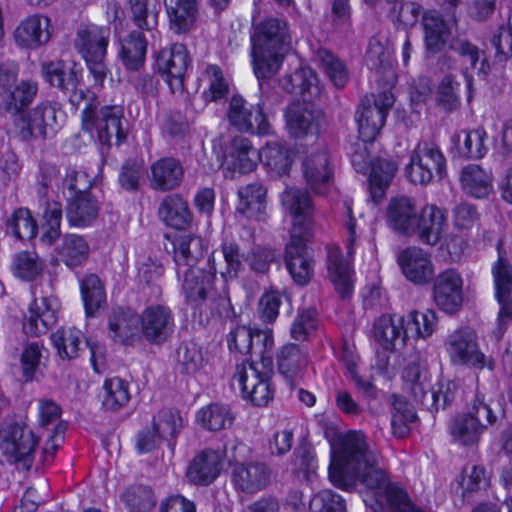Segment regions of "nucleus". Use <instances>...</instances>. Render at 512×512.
<instances>
[{
    "instance_id": "1",
    "label": "nucleus",
    "mask_w": 512,
    "mask_h": 512,
    "mask_svg": "<svg viewBox=\"0 0 512 512\" xmlns=\"http://www.w3.org/2000/svg\"><path fill=\"white\" fill-rule=\"evenodd\" d=\"M329 475L335 486L346 490L353 489L359 481L375 491L376 498L390 483L378 466V455L361 431H349L339 440L332 451Z\"/></svg>"
},
{
    "instance_id": "2",
    "label": "nucleus",
    "mask_w": 512,
    "mask_h": 512,
    "mask_svg": "<svg viewBox=\"0 0 512 512\" xmlns=\"http://www.w3.org/2000/svg\"><path fill=\"white\" fill-rule=\"evenodd\" d=\"M253 69L258 79L274 76L283 60V46L288 41L287 24L279 18L260 22L251 38Z\"/></svg>"
},
{
    "instance_id": "3",
    "label": "nucleus",
    "mask_w": 512,
    "mask_h": 512,
    "mask_svg": "<svg viewBox=\"0 0 512 512\" xmlns=\"http://www.w3.org/2000/svg\"><path fill=\"white\" fill-rule=\"evenodd\" d=\"M208 270L199 268L183 269L182 290L186 302L195 307L209 303L219 314L230 306L228 284L221 278L217 279L218 264L214 251L208 259Z\"/></svg>"
},
{
    "instance_id": "4",
    "label": "nucleus",
    "mask_w": 512,
    "mask_h": 512,
    "mask_svg": "<svg viewBox=\"0 0 512 512\" xmlns=\"http://www.w3.org/2000/svg\"><path fill=\"white\" fill-rule=\"evenodd\" d=\"M39 439L25 423H12L0 430V462L30 469Z\"/></svg>"
},
{
    "instance_id": "5",
    "label": "nucleus",
    "mask_w": 512,
    "mask_h": 512,
    "mask_svg": "<svg viewBox=\"0 0 512 512\" xmlns=\"http://www.w3.org/2000/svg\"><path fill=\"white\" fill-rule=\"evenodd\" d=\"M405 173L413 184L425 186L435 178L441 180L445 177L446 158L435 142L420 141L410 154Z\"/></svg>"
},
{
    "instance_id": "6",
    "label": "nucleus",
    "mask_w": 512,
    "mask_h": 512,
    "mask_svg": "<svg viewBox=\"0 0 512 512\" xmlns=\"http://www.w3.org/2000/svg\"><path fill=\"white\" fill-rule=\"evenodd\" d=\"M272 370L263 362L244 361L236 366L232 377V386L238 387L245 399L256 406H265L273 398L271 388Z\"/></svg>"
},
{
    "instance_id": "7",
    "label": "nucleus",
    "mask_w": 512,
    "mask_h": 512,
    "mask_svg": "<svg viewBox=\"0 0 512 512\" xmlns=\"http://www.w3.org/2000/svg\"><path fill=\"white\" fill-rule=\"evenodd\" d=\"M111 30L107 26L89 25L78 29L75 46L85 59L95 81L102 85L107 76L104 63Z\"/></svg>"
},
{
    "instance_id": "8",
    "label": "nucleus",
    "mask_w": 512,
    "mask_h": 512,
    "mask_svg": "<svg viewBox=\"0 0 512 512\" xmlns=\"http://www.w3.org/2000/svg\"><path fill=\"white\" fill-rule=\"evenodd\" d=\"M395 101L390 91L366 95L356 112L359 138L373 142L385 124L386 116Z\"/></svg>"
},
{
    "instance_id": "9",
    "label": "nucleus",
    "mask_w": 512,
    "mask_h": 512,
    "mask_svg": "<svg viewBox=\"0 0 512 512\" xmlns=\"http://www.w3.org/2000/svg\"><path fill=\"white\" fill-rule=\"evenodd\" d=\"M56 126V109L48 102L40 103L14 119L15 133L23 141L46 139L55 134Z\"/></svg>"
},
{
    "instance_id": "10",
    "label": "nucleus",
    "mask_w": 512,
    "mask_h": 512,
    "mask_svg": "<svg viewBox=\"0 0 512 512\" xmlns=\"http://www.w3.org/2000/svg\"><path fill=\"white\" fill-rule=\"evenodd\" d=\"M227 116L231 125L239 131L258 135H269L273 132L262 103H258L253 111V107H248L241 96L233 95L229 102Z\"/></svg>"
},
{
    "instance_id": "11",
    "label": "nucleus",
    "mask_w": 512,
    "mask_h": 512,
    "mask_svg": "<svg viewBox=\"0 0 512 512\" xmlns=\"http://www.w3.org/2000/svg\"><path fill=\"white\" fill-rule=\"evenodd\" d=\"M447 351L455 364L471 365L478 369L487 366L490 370L494 367L493 361L487 360L485 355L479 351L476 335L470 329H460L449 335Z\"/></svg>"
},
{
    "instance_id": "12",
    "label": "nucleus",
    "mask_w": 512,
    "mask_h": 512,
    "mask_svg": "<svg viewBox=\"0 0 512 512\" xmlns=\"http://www.w3.org/2000/svg\"><path fill=\"white\" fill-rule=\"evenodd\" d=\"M175 327L174 315L168 306L153 304L146 307L140 315L141 339L160 345L172 335Z\"/></svg>"
},
{
    "instance_id": "13",
    "label": "nucleus",
    "mask_w": 512,
    "mask_h": 512,
    "mask_svg": "<svg viewBox=\"0 0 512 512\" xmlns=\"http://www.w3.org/2000/svg\"><path fill=\"white\" fill-rule=\"evenodd\" d=\"M190 58L186 47L174 43L160 50L156 63L159 72L166 75V81L173 93L184 90V77L186 75Z\"/></svg>"
},
{
    "instance_id": "14",
    "label": "nucleus",
    "mask_w": 512,
    "mask_h": 512,
    "mask_svg": "<svg viewBox=\"0 0 512 512\" xmlns=\"http://www.w3.org/2000/svg\"><path fill=\"white\" fill-rule=\"evenodd\" d=\"M259 161V151L251 141L241 135L233 137L224 151L222 168L226 177L233 178L235 173L246 174L255 170Z\"/></svg>"
},
{
    "instance_id": "15",
    "label": "nucleus",
    "mask_w": 512,
    "mask_h": 512,
    "mask_svg": "<svg viewBox=\"0 0 512 512\" xmlns=\"http://www.w3.org/2000/svg\"><path fill=\"white\" fill-rule=\"evenodd\" d=\"M285 118L287 131L294 138L318 134L326 124L324 112L305 103L291 104L286 109Z\"/></svg>"
},
{
    "instance_id": "16",
    "label": "nucleus",
    "mask_w": 512,
    "mask_h": 512,
    "mask_svg": "<svg viewBox=\"0 0 512 512\" xmlns=\"http://www.w3.org/2000/svg\"><path fill=\"white\" fill-rule=\"evenodd\" d=\"M91 129H83L92 136L96 132L98 141L107 146L120 145L127 137L123 127V111L119 106H102L97 109Z\"/></svg>"
},
{
    "instance_id": "17",
    "label": "nucleus",
    "mask_w": 512,
    "mask_h": 512,
    "mask_svg": "<svg viewBox=\"0 0 512 512\" xmlns=\"http://www.w3.org/2000/svg\"><path fill=\"white\" fill-rule=\"evenodd\" d=\"M498 260L493 265L496 297L500 305L498 314L499 326L505 325L512 319V266L502 249V241L497 244Z\"/></svg>"
},
{
    "instance_id": "18",
    "label": "nucleus",
    "mask_w": 512,
    "mask_h": 512,
    "mask_svg": "<svg viewBox=\"0 0 512 512\" xmlns=\"http://www.w3.org/2000/svg\"><path fill=\"white\" fill-rule=\"evenodd\" d=\"M308 236L290 234L284 252L286 268L294 282L301 286L308 284L313 276V260L307 254Z\"/></svg>"
},
{
    "instance_id": "19",
    "label": "nucleus",
    "mask_w": 512,
    "mask_h": 512,
    "mask_svg": "<svg viewBox=\"0 0 512 512\" xmlns=\"http://www.w3.org/2000/svg\"><path fill=\"white\" fill-rule=\"evenodd\" d=\"M463 280L455 269L438 274L433 283V300L442 311L453 314L463 303Z\"/></svg>"
},
{
    "instance_id": "20",
    "label": "nucleus",
    "mask_w": 512,
    "mask_h": 512,
    "mask_svg": "<svg viewBox=\"0 0 512 512\" xmlns=\"http://www.w3.org/2000/svg\"><path fill=\"white\" fill-rule=\"evenodd\" d=\"M53 347L57 351V355L65 361L76 359L80 351L88 347L91 354V363L95 371H98L96 355L99 347L91 344L89 341H84V336L81 330L75 327L59 328L50 336Z\"/></svg>"
},
{
    "instance_id": "21",
    "label": "nucleus",
    "mask_w": 512,
    "mask_h": 512,
    "mask_svg": "<svg viewBox=\"0 0 512 512\" xmlns=\"http://www.w3.org/2000/svg\"><path fill=\"white\" fill-rule=\"evenodd\" d=\"M284 209L293 217L290 234L309 235L313 207L307 191L287 188L281 196Z\"/></svg>"
},
{
    "instance_id": "22",
    "label": "nucleus",
    "mask_w": 512,
    "mask_h": 512,
    "mask_svg": "<svg viewBox=\"0 0 512 512\" xmlns=\"http://www.w3.org/2000/svg\"><path fill=\"white\" fill-rule=\"evenodd\" d=\"M302 174L309 188L324 195L332 180L329 155L325 148L309 152L302 162Z\"/></svg>"
},
{
    "instance_id": "23",
    "label": "nucleus",
    "mask_w": 512,
    "mask_h": 512,
    "mask_svg": "<svg viewBox=\"0 0 512 512\" xmlns=\"http://www.w3.org/2000/svg\"><path fill=\"white\" fill-rule=\"evenodd\" d=\"M16 45L25 49H37L51 38L50 18L34 14L22 20L13 33Z\"/></svg>"
},
{
    "instance_id": "24",
    "label": "nucleus",
    "mask_w": 512,
    "mask_h": 512,
    "mask_svg": "<svg viewBox=\"0 0 512 512\" xmlns=\"http://www.w3.org/2000/svg\"><path fill=\"white\" fill-rule=\"evenodd\" d=\"M270 467L260 461L236 463L232 470V478L236 487L245 493H256L271 481Z\"/></svg>"
},
{
    "instance_id": "25",
    "label": "nucleus",
    "mask_w": 512,
    "mask_h": 512,
    "mask_svg": "<svg viewBox=\"0 0 512 512\" xmlns=\"http://www.w3.org/2000/svg\"><path fill=\"white\" fill-rule=\"evenodd\" d=\"M398 263L405 277L415 284H426L434 275L430 255L419 247H408L398 255Z\"/></svg>"
},
{
    "instance_id": "26",
    "label": "nucleus",
    "mask_w": 512,
    "mask_h": 512,
    "mask_svg": "<svg viewBox=\"0 0 512 512\" xmlns=\"http://www.w3.org/2000/svg\"><path fill=\"white\" fill-rule=\"evenodd\" d=\"M110 337L121 344L133 345L141 340L140 316L130 308L112 310L108 320Z\"/></svg>"
},
{
    "instance_id": "27",
    "label": "nucleus",
    "mask_w": 512,
    "mask_h": 512,
    "mask_svg": "<svg viewBox=\"0 0 512 512\" xmlns=\"http://www.w3.org/2000/svg\"><path fill=\"white\" fill-rule=\"evenodd\" d=\"M414 199L407 196H398L390 199L386 208V220L395 232L413 236L414 224L418 215Z\"/></svg>"
},
{
    "instance_id": "28",
    "label": "nucleus",
    "mask_w": 512,
    "mask_h": 512,
    "mask_svg": "<svg viewBox=\"0 0 512 512\" xmlns=\"http://www.w3.org/2000/svg\"><path fill=\"white\" fill-rule=\"evenodd\" d=\"M447 227L446 215L435 205L424 206L417 215L413 236L428 245H436Z\"/></svg>"
},
{
    "instance_id": "29",
    "label": "nucleus",
    "mask_w": 512,
    "mask_h": 512,
    "mask_svg": "<svg viewBox=\"0 0 512 512\" xmlns=\"http://www.w3.org/2000/svg\"><path fill=\"white\" fill-rule=\"evenodd\" d=\"M222 467V453L205 449L192 459L187 468L186 476L194 484L208 485L220 475Z\"/></svg>"
},
{
    "instance_id": "30",
    "label": "nucleus",
    "mask_w": 512,
    "mask_h": 512,
    "mask_svg": "<svg viewBox=\"0 0 512 512\" xmlns=\"http://www.w3.org/2000/svg\"><path fill=\"white\" fill-rule=\"evenodd\" d=\"M56 310L53 307V300L48 297L34 299L25 316L23 330L31 336H39L46 333L56 323Z\"/></svg>"
},
{
    "instance_id": "31",
    "label": "nucleus",
    "mask_w": 512,
    "mask_h": 512,
    "mask_svg": "<svg viewBox=\"0 0 512 512\" xmlns=\"http://www.w3.org/2000/svg\"><path fill=\"white\" fill-rule=\"evenodd\" d=\"M38 91L37 84L31 81H21L18 85L0 94V109L6 113L20 117L32 103Z\"/></svg>"
},
{
    "instance_id": "32",
    "label": "nucleus",
    "mask_w": 512,
    "mask_h": 512,
    "mask_svg": "<svg viewBox=\"0 0 512 512\" xmlns=\"http://www.w3.org/2000/svg\"><path fill=\"white\" fill-rule=\"evenodd\" d=\"M327 269L336 291L343 298L349 296L352 292L350 264L343 258L338 246L327 247Z\"/></svg>"
},
{
    "instance_id": "33",
    "label": "nucleus",
    "mask_w": 512,
    "mask_h": 512,
    "mask_svg": "<svg viewBox=\"0 0 512 512\" xmlns=\"http://www.w3.org/2000/svg\"><path fill=\"white\" fill-rule=\"evenodd\" d=\"M373 336L375 341L386 351H394L398 346H403L408 337L403 320L398 319V323H396L390 315H382L375 321Z\"/></svg>"
},
{
    "instance_id": "34",
    "label": "nucleus",
    "mask_w": 512,
    "mask_h": 512,
    "mask_svg": "<svg viewBox=\"0 0 512 512\" xmlns=\"http://www.w3.org/2000/svg\"><path fill=\"white\" fill-rule=\"evenodd\" d=\"M174 261L178 276L183 269L195 268L204 255L203 240L195 235L184 234L174 240Z\"/></svg>"
},
{
    "instance_id": "35",
    "label": "nucleus",
    "mask_w": 512,
    "mask_h": 512,
    "mask_svg": "<svg viewBox=\"0 0 512 512\" xmlns=\"http://www.w3.org/2000/svg\"><path fill=\"white\" fill-rule=\"evenodd\" d=\"M59 261L69 268L82 265L89 256L90 246L87 240L78 234H65L55 247Z\"/></svg>"
},
{
    "instance_id": "36",
    "label": "nucleus",
    "mask_w": 512,
    "mask_h": 512,
    "mask_svg": "<svg viewBox=\"0 0 512 512\" xmlns=\"http://www.w3.org/2000/svg\"><path fill=\"white\" fill-rule=\"evenodd\" d=\"M278 370L291 383H296L304 375L308 356L298 345L288 344L278 354Z\"/></svg>"
},
{
    "instance_id": "37",
    "label": "nucleus",
    "mask_w": 512,
    "mask_h": 512,
    "mask_svg": "<svg viewBox=\"0 0 512 512\" xmlns=\"http://www.w3.org/2000/svg\"><path fill=\"white\" fill-rule=\"evenodd\" d=\"M158 214L167 226L175 229H186L192 221L188 203L177 194L168 195L162 200Z\"/></svg>"
},
{
    "instance_id": "38",
    "label": "nucleus",
    "mask_w": 512,
    "mask_h": 512,
    "mask_svg": "<svg viewBox=\"0 0 512 512\" xmlns=\"http://www.w3.org/2000/svg\"><path fill=\"white\" fill-rule=\"evenodd\" d=\"M369 189L373 200H381L398 171V163L385 158H376L369 168Z\"/></svg>"
},
{
    "instance_id": "39",
    "label": "nucleus",
    "mask_w": 512,
    "mask_h": 512,
    "mask_svg": "<svg viewBox=\"0 0 512 512\" xmlns=\"http://www.w3.org/2000/svg\"><path fill=\"white\" fill-rule=\"evenodd\" d=\"M41 72L44 79L64 93H68L72 88L79 85L80 78L73 65L64 61L45 62L41 66Z\"/></svg>"
},
{
    "instance_id": "40",
    "label": "nucleus",
    "mask_w": 512,
    "mask_h": 512,
    "mask_svg": "<svg viewBox=\"0 0 512 512\" xmlns=\"http://www.w3.org/2000/svg\"><path fill=\"white\" fill-rule=\"evenodd\" d=\"M151 171V184L153 188L161 191L174 189L183 178L180 162L172 157L159 159L152 165Z\"/></svg>"
},
{
    "instance_id": "41",
    "label": "nucleus",
    "mask_w": 512,
    "mask_h": 512,
    "mask_svg": "<svg viewBox=\"0 0 512 512\" xmlns=\"http://www.w3.org/2000/svg\"><path fill=\"white\" fill-rule=\"evenodd\" d=\"M460 184L464 193L477 199L487 197L493 189L490 173L475 164L467 165L461 170Z\"/></svg>"
},
{
    "instance_id": "42",
    "label": "nucleus",
    "mask_w": 512,
    "mask_h": 512,
    "mask_svg": "<svg viewBox=\"0 0 512 512\" xmlns=\"http://www.w3.org/2000/svg\"><path fill=\"white\" fill-rule=\"evenodd\" d=\"M267 189L260 183H251L238 190L237 212L247 218L259 220L265 211Z\"/></svg>"
},
{
    "instance_id": "43",
    "label": "nucleus",
    "mask_w": 512,
    "mask_h": 512,
    "mask_svg": "<svg viewBox=\"0 0 512 512\" xmlns=\"http://www.w3.org/2000/svg\"><path fill=\"white\" fill-rule=\"evenodd\" d=\"M425 32L426 48L431 53L439 52L447 42L450 31L441 15L435 10H429L422 15Z\"/></svg>"
},
{
    "instance_id": "44",
    "label": "nucleus",
    "mask_w": 512,
    "mask_h": 512,
    "mask_svg": "<svg viewBox=\"0 0 512 512\" xmlns=\"http://www.w3.org/2000/svg\"><path fill=\"white\" fill-rule=\"evenodd\" d=\"M98 213V203L90 193L69 198L67 219L71 225L87 226L97 218Z\"/></svg>"
},
{
    "instance_id": "45",
    "label": "nucleus",
    "mask_w": 512,
    "mask_h": 512,
    "mask_svg": "<svg viewBox=\"0 0 512 512\" xmlns=\"http://www.w3.org/2000/svg\"><path fill=\"white\" fill-rule=\"evenodd\" d=\"M164 3L172 28L177 32L188 31L196 20V0H164Z\"/></svg>"
},
{
    "instance_id": "46",
    "label": "nucleus",
    "mask_w": 512,
    "mask_h": 512,
    "mask_svg": "<svg viewBox=\"0 0 512 512\" xmlns=\"http://www.w3.org/2000/svg\"><path fill=\"white\" fill-rule=\"evenodd\" d=\"M197 421L204 429L220 431L232 426L234 415L228 405L211 403L198 411Z\"/></svg>"
},
{
    "instance_id": "47",
    "label": "nucleus",
    "mask_w": 512,
    "mask_h": 512,
    "mask_svg": "<svg viewBox=\"0 0 512 512\" xmlns=\"http://www.w3.org/2000/svg\"><path fill=\"white\" fill-rule=\"evenodd\" d=\"M147 42L139 32H131L121 41L120 57L128 70H138L145 62Z\"/></svg>"
},
{
    "instance_id": "48",
    "label": "nucleus",
    "mask_w": 512,
    "mask_h": 512,
    "mask_svg": "<svg viewBox=\"0 0 512 512\" xmlns=\"http://www.w3.org/2000/svg\"><path fill=\"white\" fill-rule=\"evenodd\" d=\"M487 133L483 128L462 130L456 135L458 153L469 159H480L488 151L485 141Z\"/></svg>"
},
{
    "instance_id": "49",
    "label": "nucleus",
    "mask_w": 512,
    "mask_h": 512,
    "mask_svg": "<svg viewBox=\"0 0 512 512\" xmlns=\"http://www.w3.org/2000/svg\"><path fill=\"white\" fill-rule=\"evenodd\" d=\"M483 432L484 425L468 413L456 416L450 424L452 437L465 446L477 443Z\"/></svg>"
},
{
    "instance_id": "50",
    "label": "nucleus",
    "mask_w": 512,
    "mask_h": 512,
    "mask_svg": "<svg viewBox=\"0 0 512 512\" xmlns=\"http://www.w3.org/2000/svg\"><path fill=\"white\" fill-rule=\"evenodd\" d=\"M259 160L276 176L287 174L292 163L288 150L278 143H268L262 147Z\"/></svg>"
},
{
    "instance_id": "51",
    "label": "nucleus",
    "mask_w": 512,
    "mask_h": 512,
    "mask_svg": "<svg viewBox=\"0 0 512 512\" xmlns=\"http://www.w3.org/2000/svg\"><path fill=\"white\" fill-rule=\"evenodd\" d=\"M321 69L328 76L333 85L343 88L349 79V72L345 63L327 49L321 48L316 54Z\"/></svg>"
},
{
    "instance_id": "52",
    "label": "nucleus",
    "mask_w": 512,
    "mask_h": 512,
    "mask_svg": "<svg viewBox=\"0 0 512 512\" xmlns=\"http://www.w3.org/2000/svg\"><path fill=\"white\" fill-rule=\"evenodd\" d=\"M437 322L436 313L431 309H426L424 312L411 311L407 315L406 333L408 337L426 339L435 331Z\"/></svg>"
},
{
    "instance_id": "53",
    "label": "nucleus",
    "mask_w": 512,
    "mask_h": 512,
    "mask_svg": "<svg viewBox=\"0 0 512 512\" xmlns=\"http://www.w3.org/2000/svg\"><path fill=\"white\" fill-rule=\"evenodd\" d=\"M393 412L391 426L393 435L399 438L406 437L410 432L409 425L417 416L413 406L403 397L393 396Z\"/></svg>"
},
{
    "instance_id": "54",
    "label": "nucleus",
    "mask_w": 512,
    "mask_h": 512,
    "mask_svg": "<svg viewBox=\"0 0 512 512\" xmlns=\"http://www.w3.org/2000/svg\"><path fill=\"white\" fill-rule=\"evenodd\" d=\"M68 93L69 102L73 106L79 107L83 104L82 129H91L94 125L93 118L96 115L95 113L100 107L97 96L89 89L80 87L79 85L75 88H72Z\"/></svg>"
},
{
    "instance_id": "55",
    "label": "nucleus",
    "mask_w": 512,
    "mask_h": 512,
    "mask_svg": "<svg viewBox=\"0 0 512 512\" xmlns=\"http://www.w3.org/2000/svg\"><path fill=\"white\" fill-rule=\"evenodd\" d=\"M45 262L35 251H21L15 255L12 269L23 280L31 281L43 271Z\"/></svg>"
},
{
    "instance_id": "56",
    "label": "nucleus",
    "mask_w": 512,
    "mask_h": 512,
    "mask_svg": "<svg viewBox=\"0 0 512 512\" xmlns=\"http://www.w3.org/2000/svg\"><path fill=\"white\" fill-rule=\"evenodd\" d=\"M81 294L86 313L92 316L105 301V291L100 278L89 274L81 281Z\"/></svg>"
},
{
    "instance_id": "57",
    "label": "nucleus",
    "mask_w": 512,
    "mask_h": 512,
    "mask_svg": "<svg viewBox=\"0 0 512 512\" xmlns=\"http://www.w3.org/2000/svg\"><path fill=\"white\" fill-rule=\"evenodd\" d=\"M102 405L106 410L116 411L130 399L128 384L120 378H111L104 383Z\"/></svg>"
},
{
    "instance_id": "58",
    "label": "nucleus",
    "mask_w": 512,
    "mask_h": 512,
    "mask_svg": "<svg viewBox=\"0 0 512 512\" xmlns=\"http://www.w3.org/2000/svg\"><path fill=\"white\" fill-rule=\"evenodd\" d=\"M221 256L224 260L225 268L218 267V272L220 278L227 284L228 280L236 278L242 269L244 255L241 253L238 243L224 241L221 245ZM217 264L219 265L220 263Z\"/></svg>"
},
{
    "instance_id": "59",
    "label": "nucleus",
    "mask_w": 512,
    "mask_h": 512,
    "mask_svg": "<svg viewBox=\"0 0 512 512\" xmlns=\"http://www.w3.org/2000/svg\"><path fill=\"white\" fill-rule=\"evenodd\" d=\"M204 81L207 83V88L203 91L206 102L218 101L228 95L229 84L219 66L208 65L204 72Z\"/></svg>"
},
{
    "instance_id": "60",
    "label": "nucleus",
    "mask_w": 512,
    "mask_h": 512,
    "mask_svg": "<svg viewBox=\"0 0 512 512\" xmlns=\"http://www.w3.org/2000/svg\"><path fill=\"white\" fill-rule=\"evenodd\" d=\"M121 498L130 512H149L156 503L152 489L145 485L127 488Z\"/></svg>"
},
{
    "instance_id": "61",
    "label": "nucleus",
    "mask_w": 512,
    "mask_h": 512,
    "mask_svg": "<svg viewBox=\"0 0 512 512\" xmlns=\"http://www.w3.org/2000/svg\"><path fill=\"white\" fill-rule=\"evenodd\" d=\"M366 65L378 73L391 72V51L380 39L372 37L365 56Z\"/></svg>"
},
{
    "instance_id": "62",
    "label": "nucleus",
    "mask_w": 512,
    "mask_h": 512,
    "mask_svg": "<svg viewBox=\"0 0 512 512\" xmlns=\"http://www.w3.org/2000/svg\"><path fill=\"white\" fill-rule=\"evenodd\" d=\"M177 367L183 374H195L204 365L200 348L193 342H183L177 349Z\"/></svg>"
},
{
    "instance_id": "63",
    "label": "nucleus",
    "mask_w": 512,
    "mask_h": 512,
    "mask_svg": "<svg viewBox=\"0 0 512 512\" xmlns=\"http://www.w3.org/2000/svg\"><path fill=\"white\" fill-rule=\"evenodd\" d=\"M461 83L452 75H445L436 90V101L446 111L460 106Z\"/></svg>"
},
{
    "instance_id": "64",
    "label": "nucleus",
    "mask_w": 512,
    "mask_h": 512,
    "mask_svg": "<svg viewBox=\"0 0 512 512\" xmlns=\"http://www.w3.org/2000/svg\"><path fill=\"white\" fill-rule=\"evenodd\" d=\"M311 512H346L344 499L332 490L318 492L310 501Z\"/></svg>"
}]
</instances>
